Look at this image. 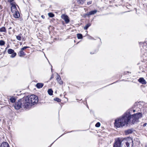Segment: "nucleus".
I'll return each instance as SVG.
<instances>
[{"instance_id":"nucleus-1","label":"nucleus","mask_w":147,"mask_h":147,"mask_svg":"<svg viewBox=\"0 0 147 147\" xmlns=\"http://www.w3.org/2000/svg\"><path fill=\"white\" fill-rule=\"evenodd\" d=\"M142 113H140L131 115L129 112H126L121 117L115 120V125L117 127H122L128 125L131 118L132 120L131 124H134L138 122L139 119L142 117Z\"/></svg>"},{"instance_id":"nucleus-2","label":"nucleus","mask_w":147,"mask_h":147,"mask_svg":"<svg viewBox=\"0 0 147 147\" xmlns=\"http://www.w3.org/2000/svg\"><path fill=\"white\" fill-rule=\"evenodd\" d=\"M22 107L25 109H29L32 106L26 97L21 99Z\"/></svg>"},{"instance_id":"nucleus-3","label":"nucleus","mask_w":147,"mask_h":147,"mask_svg":"<svg viewBox=\"0 0 147 147\" xmlns=\"http://www.w3.org/2000/svg\"><path fill=\"white\" fill-rule=\"evenodd\" d=\"M32 106L37 103L38 101V97L34 95L26 97Z\"/></svg>"},{"instance_id":"nucleus-4","label":"nucleus","mask_w":147,"mask_h":147,"mask_svg":"<svg viewBox=\"0 0 147 147\" xmlns=\"http://www.w3.org/2000/svg\"><path fill=\"white\" fill-rule=\"evenodd\" d=\"M14 107L15 109L17 110L21 108L22 107L21 99L19 100L14 105Z\"/></svg>"},{"instance_id":"nucleus-5","label":"nucleus","mask_w":147,"mask_h":147,"mask_svg":"<svg viewBox=\"0 0 147 147\" xmlns=\"http://www.w3.org/2000/svg\"><path fill=\"white\" fill-rule=\"evenodd\" d=\"M123 141L122 139L118 138L115 141V142L114 144L113 147H121L122 142Z\"/></svg>"},{"instance_id":"nucleus-6","label":"nucleus","mask_w":147,"mask_h":147,"mask_svg":"<svg viewBox=\"0 0 147 147\" xmlns=\"http://www.w3.org/2000/svg\"><path fill=\"white\" fill-rule=\"evenodd\" d=\"M10 4L11 6V11L13 13H14L15 12L18 11L16 7V3H11Z\"/></svg>"},{"instance_id":"nucleus-7","label":"nucleus","mask_w":147,"mask_h":147,"mask_svg":"<svg viewBox=\"0 0 147 147\" xmlns=\"http://www.w3.org/2000/svg\"><path fill=\"white\" fill-rule=\"evenodd\" d=\"M7 52L9 54H11L10 57L12 58L14 57L16 55V53L14 52V50L11 49H8Z\"/></svg>"},{"instance_id":"nucleus-8","label":"nucleus","mask_w":147,"mask_h":147,"mask_svg":"<svg viewBox=\"0 0 147 147\" xmlns=\"http://www.w3.org/2000/svg\"><path fill=\"white\" fill-rule=\"evenodd\" d=\"M61 18L65 20L66 23L69 22V20L67 16L65 14H62L61 16Z\"/></svg>"},{"instance_id":"nucleus-9","label":"nucleus","mask_w":147,"mask_h":147,"mask_svg":"<svg viewBox=\"0 0 147 147\" xmlns=\"http://www.w3.org/2000/svg\"><path fill=\"white\" fill-rule=\"evenodd\" d=\"M97 12L96 10L91 11L88 12L86 14V16L89 17V16L91 15H93L96 13Z\"/></svg>"},{"instance_id":"nucleus-10","label":"nucleus","mask_w":147,"mask_h":147,"mask_svg":"<svg viewBox=\"0 0 147 147\" xmlns=\"http://www.w3.org/2000/svg\"><path fill=\"white\" fill-rule=\"evenodd\" d=\"M138 82L142 84H146V82L143 78H140L138 80Z\"/></svg>"},{"instance_id":"nucleus-11","label":"nucleus","mask_w":147,"mask_h":147,"mask_svg":"<svg viewBox=\"0 0 147 147\" xmlns=\"http://www.w3.org/2000/svg\"><path fill=\"white\" fill-rule=\"evenodd\" d=\"M0 147H9V146L7 142H3L1 144Z\"/></svg>"},{"instance_id":"nucleus-12","label":"nucleus","mask_w":147,"mask_h":147,"mask_svg":"<svg viewBox=\"0 0 147 147\" xmlns=\"http://www.w3.org/2000/svg\"><path fill=\"white\" fill-rule=\"evenodd\" d=\"M125 143L127 147H128L129 146L130 143H131L132 145L133 144L132 140L131 139H130L129 140H128V142H125Z\"/></svg>"},{"instance_id":"nucleus-13","label":"nucleus","mask_w":147,"mask_h":147,"mask_svg":"<svg viewBox=\"0 0 147 147\" xmlns=\"http://www.w3.org/2000/svg\"><path fill=\"white\" fill-rule=\"evenodd\" d=\"M57 80L59 84H63V82L61 80V78L58 75V77L57 78Z\"/></svg>"},{"instance_id":"nucleus-14","label":"nucleus","mask_w":147,"mask_h":147,"mask_svg":"<svg viewBox=\"0 0 147 147\" xmlns=\"http://www.w3.org/2000/svg\"><path fill=\"white\" fill-rule=\"evenodd\" d=\"M13 16L15 18H18L20 16V15L19 12L18 11L15 12L13 14Z\"/></svg>"},{"instance_id":"nucleus-15","label":"nucleus","mask_w":147,"mask_h":147,"mask_svg":"<svg viewBox=\"0 0 147 147\" xmlns=\"http://www.w3.org/2000/svg\"><path fill=\"white\" fill-rule=\"evenodd\" d=\"M43 86V84L42 83H38L36 84V87L38 88H42Z\"/></svg>"},{"instance_id":"nucleus-16","label":"nucleus","mask_w":147,"mask_h":147,"mask_svg":"<svg viewBox=\"0 0 147 147\" xmlns=\"http://www.w3.org/2000/svg\"><path fill=\"white\" fill-rule=\"evenodd\" d=\"M19 56L20 57H22L26 55L25 53L23 51L20 50L19 53Z\"/></svg>"},{"instance_id":"nucleus-17","label":"nucleus","mask_w":147,"mask_h":147,"mask_svg":"<svg viewBox=\"0 0 147 147\" xmlns=\"http://www.w3.org/2000/svg\"><path fill=\"white\" fill-rule=\"evenodd\" d=\"M132 132V130L131 129H128L125 131V133L126 135H127L129 134H131Z\"/></svg>"},{"instance_id":"nucleus-18","label":"nucleus","mask_w":147,"mask_h":147,"mask_svg":"<svg viewBox=\"0 0 147 147\" xmlns=\"http://www.w3.org/2000/svg\"><path fill=\"white\" fill-rule=\"evenodd\" d=\"M22 34H18V36H16V38L17 39L19 40L20 41L21 40V36H22Z\"/></svg>"},{"instance_id":"nucleus-19","label":"nucleus","mask_w":147,"mask_h":147,"mask_svg":"<svg viewBox=\"0 0 147 147\" xmlns=\"http://www.w3.org/2000/svg\"><path fill=\"white\" fill-rule=\"evenodd\" d=\"M0 32H6V29L4 27H3L0 28Z\"/></svg>"},{"instance_id":"nucleus-20","label":"nucleus","mask_w":147,"mask_h":147,"mask_svg":"<svg viewBox=\"0 0 147 147\" xmlns=\"http://www.w3.org/2000/svg\"><path fill=\"white\" fill-rule=\"evenodd\" d=\"M91 24L90 23H88L86 24L84 27V30H87L88 28L91 26Z\"/></svg>"},{"instance_id":"nucleus-21","label":"nucleus","mask_w":147,"mask_h":147,"mask_svg":"<svg viewBox=\"0 0 147 147\" xmlns=\"http://www.w3.org/2000/svg\"><path fill=\"white\" fill-rule=\"evenodd\" d=\"M10 100L11 102L14 103L16 100L14 97H12L10 98Z\"/></svg>"},{"instance_id":"nucleus-22","label":"nucleus","mask_w":147,"mask_h":147,"mask_svg":"<svg viewBox=\"0 0 147 147\" xmlns=\"http://www.w3.org/2000/svg\"><path fill=\"white\" fill-rule=\"evenodd\" d=\"M48 94L50 95H52L53 94V91L51 89H49L48 90Z\"/></svg>"},{"instance_id":"nucleus-23","label":"nucleus","mask_w":147,"mask_h":147,"mask_svg":"<svg viewBox=\"0 0 147 147\" xmlns=\"http://www.w3.org/2000/svg\"><path fill=\"white\" fill-rule=\"evenodd\" d=\"M85 0H77V2L79 4H82L84 3Z\"/></svg>"},{"instance_id":"nucleus-24","label":"nucleus","mask_w":147,"mask_h":147,"mask_svg":"<svg viewBox=\"0 0 147 147\" xmlns=\"http://www.w3.org/2000/svg\"><path fill=\"white\" fill-rule=\"evenodd\" d=\"M77 37L78 39H80L82 38V35L81 34H77Z\"/></svg>"},{"instance_id":"nucleus-25","label":"nucleus","mask_w":147,"mask_h":147,"mask_svg":"<svg viewBox=\"0 0 147 147\" xmlns=\"http://www.w3.org/2000/svg\"><path fill=\"white\" fill-rule=\"evenodd\" d=\"M5 42L3 40H0V45L3 46L5 45Z\"/></svg>"},{"instance_id":"nucleus-26","label":"nucleus","mask_w":147,"mask_h":147,"mask_svg":"<svg viewBox=\"0 0 147 147\" xmlns=\"http://www.w3.org/2000/svg\"><path fill=\"white\" fill-rule=\"evenodd\" d=\"M48 15L50 17H53L54 16V15L53 13H49Z\"/></svg>"},{"instance_id":"nucleus-27","label":"nucleus","mask_w":147,"mask_h":147,"mask_svg":"<svg viewBox=\"0 0 147 147\" xmlns=\"http://www.w3.org/2000/svg\"><path fill=\"white\" fill-rule=\"evenodd\" d=\"M54 100L57 101L58 102H59L61 101V100L58 98H55L54 99Z\"/></svg>"},{"instance_id":"nucleus-28","label":"nucleus","mask_w":147,"mask_h":147,"mask_svg":"<svg viewBox=\"0 0 147 147\" xmlns=\"http://www.w3.org/2000/svg\"><path fill=\"white\" fill-rule=\"evenodd\" d=\"M100 123L99 122L97 123L95 125V126L96 127H99L100 126Z\"/></svg>"},{"instance_id":"nucleus-29","label":"nucleus","mask_w":147,"mask_h":147,"mask_svg":"<svg viewBox=\"0 0 147 147\" xmlns=\"http://www.w3.org/2000/svg\"><path fill=\"white\" fill-rule=\"evenodd\" d=\"M29 47H27V46L24 47L22 48L21 49V50H22L23 51V50H25V49H26L28 48H29Z\"/></svg>"},{"instance_id":"nucleus-30","label":"nucleus","mask_w":147,"mask_h":147,"mask_svg":"<svg viewBox=\"0 0 147 147\" xmlns=\"http://www.w3.org/2000/svg\"><path fill=\"white\" fill-rule=\"evenodd\" d=\"M147 125V123H145L144 124V125H143V126L144 127H145Z\"/></svg>"},{"instance_id":"nucleus-31","label":"nucleus","mask_w":147,"mask_h":147,"mask_svg":"<svg viewBox=\"0 0 147 147\" xmlns=\"http://www.w3.org/2000/svg\"><path fill=\"white\" fill-rule=\"evenodd\" d=\"M92 3V1H90L88 2V5H90Z\"/></svg>"},{"instance_id":"nucleus-32","label":"nucleus","mask_w":147,"mask_h":147,"mask_svg":"<svg viewBox=\"0 0 147 147\" xmlns=\"http://www.w3.org/2000/svg\"><path fill=\"white\" fill-rule=\"evenodd\" d=\"M41 17L43 18V19H44L45 18V16H43V15H42L41 16Z\"/></svg>"},{"instance_id":"nucleus-33","label":"nucleus","mask_w":147,"mask_h":147,"mask_svg":"<svg viewBox=\"0 0 147 147\" xmlns=\"http://www.w3.org/2000/svg\"><path fill=\"white\" fill-rule=\"evenodd\" d=\"M53 76H51V78H53Z\"/></svg>"},{"instance_id":"nucleus-34","label":"nucleus","mask_w":147,"mask_h":147,"mask_svg":"<svg viewBox=\"0 0 147 147\" xmlns=\"http://www.w3.org/2000/svg\"><path fill=\"white\" fill-rule=\"evenodd\" d=\"M11 29V27H9V29Z\"/></svg>"},{"instance_id":"nucleus-35","label":"nucleus","mask_w":147,"mask_h":147,"mask_svg":"<svg viewBox=\"0 0 147 147\" xmlns=\"http://www.w3.org/2000/svg\"><path fill=\"white\" fill-rule=\"evenodd\" d=\"M133 112H135V110H133Z\"/></svg>"},{"instance_id":"nucleus-36","label":"nucleus","mask_w":147,"mask_h":147,"mask_svg":"<svg viewBox=\"0 0 147 147\" xmlns=\"http://www.w3.org/2000/svg\"><path fill=\"white\" fill-rule=\"evenodd\" d=\"M52 68H51V71H52Z\"/></svg>"}]
</instances>
